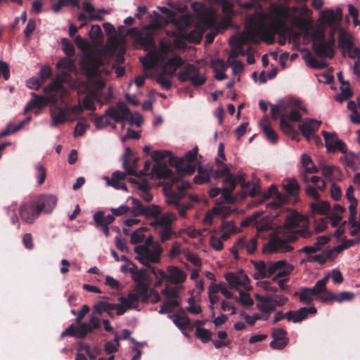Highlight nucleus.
<instances>
[{
	"label": "nucleus",
	"mask_w": 360,
	"mask_h": 360,
	"mask_svg": "<svg viewBox=\"0 0 360 360\" xmlns=\"http://www.w3.org/2000/svg\"><path fill=\"white\" fill-rule=\"evenodd\" d=\"M170 165L176 167L178 176H175L173 172L166 165H160L153 167V172L156 175L157 178L168 180L165 186L171 185L174 178H178L180 183L185 182L181 181V178L185 174H193L196 169L195 163L184 162V160L179 158H171Z\"/></svg>",
	"instance_id": "f257e3e1"
},
{
	"label": "nucleus",
	"mask_w": 360,
	"mask_h": 360,
	"mask_svg": "<svg viewBox=\"0 0 360 360\" xmlns=\"http://www.w3.org/2000/svg\"><path fill=\"white\" fill-rule=\"evenodd\" d=\"M191 184L189 182H179L178 178H174L169 186H164V191L167 197V202L169 205H174L179 210L181 217H185L186 211L191 207L190 205H182L180 201L184 198V192L189 189Z\"/></svg>",
	"instance_id": "f03ea898"
},
{
	"label": "nucleus",
	"mask_w": 360,
	"mask_h": 360,
	"mask_svg": "<svg viewBox=\"0 0 360 360\" xmlns=\"http://www.w3.org/2000/svg\"><path fill=\"white\" fill-rule=\"evenodd\" d=\"M185 64V60L179 56L174 55L169 58L163 65L160 72L156 75L155 81L162 88L169 90L172 88V79L176 75V70Z\"/></svg>",
	"instance_id": "7ed1b4c3"
},
{
	"label": "nucleus",
	"mask_w": 360,
	"mask_h": 360,
	"mask_svg": "<svg viewBox=\"0 0 360 360\" xmlns=\"http://www.w3.org/2000/svg\"><path fill=\"white\" fill-rule=\"evenodd\" d=\"M90 116L95 117L94 122L97 129L105 127V117L112 118L115 122H124L132 117L130 110L122 101L118 102L116 107H109L103 115L96 117L95 114L91 113Z\"/></svg>",
	"instance_id": "20e7f679"
},
{
	"label": "nucleus",
	"mask_w": 360,
	"mask_h": 360,
	"mask_svg": "<svg viewBox=\"0 0 360 360\" xmlns=\"http://www.w3.org/2000/svg\"><path fill=\"white\" fill-rule=\"evenodd\" d=\"M176 219V217L174 213L166 212L161 213L150 222V226L155 229L162 243H165L172 238L174 234L172 225Z\"/></svg>",
	"instance_id": "39448f33"
},
{
	"label": "nucleus",
	"mask_w": 360,
	"mask_h": 360,
	"mask_svg": "<svg viewBox=\"0 0 360 360\" xmlns=\"http://www.w3.org/2000/svg\"><path fill=\"white\" fill-rule=\"evenodd\" d=\"M136 254V259L146 266H150V264L159 262L162 248L156 245L152 249L146 245H137L134 248Z\"/></svg>",
	"instance_id": "423d86ee"
},
{
	"label": "nucleus",
	"mask_w": 360,
	"mask_h": 360,
	"mask_svg": "<svg viewBox=\"0 0 360 360\" xmlns=\"http://www.w3.org/2000/svg\"><path fill=\"white\" fill-rule=\"evenodd\" d=\"M105 60L98 54H86L80 60V65L88 77L98 76L101 74L100 68L104 65Z\"/></svg>",
	"instance_id": "0eeeda50"
},
{
	"label": "nucleus",
	"mask_w": 360,
	"mask_h": 360,
	"mask_svg": "<svg viewBox=\"0 0 360 360\" xmlns=\"http://www.w3.org/2000/svg\"><path fill=\"white\" fill-rule=\"evenodd\" d=\"M178 79L181 82L190 81L193 86H200L206 82V77L201 75L199 69L193 64H187L184 69L177 74Z\"/></svg>",
	"instance_id": "6e6552de"
},
{
	"label": "nucleus",
	"mask_w": 360,
	"mask_h": 360,
	"mask_svg": "<svg viewBox=\"0 0 360 360\" xmlns=\"http://www.w3.org/2000/svg\"><path fill=\"white\" fill-rule=\"evenodd\" d=\"M248 37L253 43L257 42L256 38L261 37L267 44L274 42V34L265 23L264 19L255 22L248 32Z\"/></svg>",
	"instance_id": "1a4fd4ad"
},
{
	"label": "nucleus",
	"mask_w": 360,
	"mask_h": 360,
	"mask_svg": "<svg viewBox=\"0 0 360 360\" xmlns=\"http://www.w3.org/2000/svg\"><path fill=\"white\" fill-rule=\"evenodd\" d=\"M167 271L168 272V275H167L164 271L161 270L159 271L160 276L162 279L167 278L172 284H181L186 279V273L177 266H169Z\"/></svg>",
	"instance_id": "9d476101"
},
{
	"label": "nucleus",
	"mask_w": 360,
	"mask_h": 360,
	"mask_svg": "<svg viewBox=\"0 0 360 360\" xmlns=\"http://www.w3.org/2000/svg\"><path fill=\"white\" fill-rule=\"evenodd\" d=\"M271 13L277 19L274 27L278 32L285 26V22L282 19L287 20L290 17L289 7L283 5H274L271 6Z\"/></svg>",
	"instance_id": "9b49d317"
},
{
	"label": "nucleus",
	"mask_w": 360,
	"mask_h": 360,
	"mask_svg": "<svg viewBox=\"0 0 360 360\" xmlns=\"http://www.w3.org/2000/svg\"><path fill=\"white\" fill-rule=\"evenodd\" d=\"M265 249L269 250L271 253L276 252H288L292 251L293 248L288 244L287 241L282 239L280 236H274L270 238Z\"/></svg>",
	"instance_id": "f8f14e48"
},
{
	"label": "nucleus",
	"mask_w": 360,
	"mask_h": 360,
	"mask_svg": "<svg viewBox=\"0 0 360 360\" xmlns=\"http://www.w3.org/2000/svg\"><path fill=\"white\" fill-rule=\"evenodd\" d=\"M94 219L96 226L101 229L106 237L110 236V230L108 226L115 221V215H104V212L98 211L94 214Z\"/></svg>",
	"instance_id": "ddd939ff"
},
{
	"label": "nucleus",
	"mask_w": 360,
	"mask_h": 360,
	"mask_svg": "<svg viewBox=\"0 0 360 360\" xmlns=\"http://www.w3.org/2000/svg\"><path fill=\"white\" fill-rule=\"evenodd\" d=\"M273 340L270 342V346L274 349H283L289 342L287 337V332L283 328H274L271 333Z\"/></svg>",
	"instance_id": "4468645a"
},
{
	"label": "nucleus",
	"mask_w": 360,
	"mask_h": 360,
	"mask_svg": "<svg viewBox=\"0 0 360 360\" xmlns=\"http://www.w3.org/2000/svg\"><path fill=\"white\" fill-rule=\"evenodd\" d=\"M57 203V198L53 195H41L36 204V210L38 212L44 211L46 213H51Z\"/></svg>",
	"instance_id": "2eb2a0df"
},
{
	"label": "nucleus",
	"mask_w": 360,
	"mask_h": 360,
	"mask_svg": "<svg viewBox=\"0 0 360 360\" xmlns=\"http://www.w3.org/2000/svg\"><path fill=\"white\" fill-rule=\"evenodd\" d=\"M50 115L52 119L51 126L54 127L70 120L67 108H63L58 105L51 106Z\"/></svg>",
	"instance_id": "dca6fc26"
},
{
	"label": "nucleus",
	"mask_w": 360,
	"mask_h": 360,
	"mask_svg": "<svg viewBox=\"0 0 360 360\" xmlns=\"http://www.w3.org/2000/svg\"><path fill=\"white\" fill-rule=\"evenodd\" d=\"M19 213L21 219L28 224H33L40 214V212H37L36 204L33 202L30 205H21Z\"/></svg>",
	"instance_id": "f3484780"
},
{
	"label": "nucleus",
	"mask_w": 360,
	"mask_h": 360,
	"mask_svg": "<svg viewBox=\"0 0 360 360\" xmlns=\"http://www.w3.org/2000/svg\"><path fill=\"white\" fill-rule=\"evenodd\" d=\"M354 297V294L350 292H341L339 293L326 292V295L319 297L320 301L322 302H328L335 301L337 302H342L345 301H350Z\"/></svg>",
	"instance_id": "a211bd4d"
},
{
	"label": "nucleus",
	"mask_w": 360,
	"mask_h": 360,
	"mask_svg": "<svg viewBox=\"0 0 360 360\" xmlns=\"http://www.w3.org/2000/svg\"><path fill=\"white\" fill-rule=\"evenodd\" d=\"M312 50L319 58H332L334 56V49L330 48L325 41H313Z\"/></svg>",
	"instance_id": "6ab92c4d"
},
{
	"label": "nucleus",
	"mask_w": 360,
	"mask_h": 360,
	"mask_svg": "<svg viewBox=\"0 0 360 360\" xmlns=\"http://www.w3.org/2000/svg\"><path fill=\"white\" fill-rule=\"evenodd\" d=\"M321 124V121L309 118L305 122L299 124V129L302 134L309 139L310 136L317 131Z\"/></svg>",
	"instance_id": "aec40b11"
},
{
	"label": "nucleus",
	"mask_w": 360,
	"mask_h": 360,
	"mask_svg": "<svg viewBox=\"0 0 360 360\" xmlns=\"http://www.w3.org/2000/svg\"><path fill=\"white\" fill-rule=\"evenodd\" d=\"M33 98L30 100L24 109V113H27L34 108L41 109L47 105V99L45 96H39L35 93H32Z\"/></svg>",
	"instance_id": "412c9836"
},
{
	"label": "nucleus",
	"mask_w": 360,
	"mask_h": 360,
	"mask_svg": "<svg viewBox=\"0 0 360 360\" xmlns=\"http://www.w3.org/2000/svg\"><path fill=\"white\" fill-rule=\"evenodd\" d=\"M257 300L259 302L257 304V308L262 313L271 314L276 311V307L272 304V300L269 297H263L260 295L256 296Z\"/></svg>",
	"instance_id": "4be33fe9"
},
{
	"label": "nucleus",
	"mask_w": 360,
	"mask_h": 360,
	"mask_svg": "<svg viewBox=\"0 0 360 360\" xmlns=\"http://www.w3.org/2000/svg\"><path fill=\"white\" fill-rule=\"evenodd\" d=\"M260 126L267 139L274 144L276 143L278 139V134L269 124V119L267 117H264L260 122Z\"/></svg>",
	"instance_id": "5701e85b"
},
{
	"label": "nucleus",
	"mask_w": 360,
	"mask_h": 360,
	"mask_svg": "<svg viewBox=\"0 0 360 360\" xmlns=\"http://www.w3.org/2000/svg\"><path fill=\"white\" fill-rule=\"evenodd\" d=\"M95 101H96L98 103L102 102L101 99L99 98V92H89L83 99L84 108L91 111L96 110V106L94 105Z\"/></svg>",
	"instance_id": "b1692460"
},
{
	"label": "nucleus",
	"mask_w": 360,
	"mask_h": 360,
	"mask_svg": "<svg viewBox=\"0 0 360 360\" xmlns=\"http://www.w3.org/2000/svg\"><path fill=\"white\" fill-rule=\"evenodd\" d=\"M316 312L317 309L314 307H311L309 308L301 307L298 310L294 311L292 322H301L302 321L305 319L309 314H316Z\"/></svg>",
	"instance_id": "393cba45"
},
{
	"label": "nucleus",
	"mask_w": 360,
	"mask_h": 360,
	"mask_svg": "<svg viewBox=\"0 0 360 360\" xmlns=\"http://www.w3.org/2000/svg\"><path fill=\"white\" fill-rule=\"evenodd\" d=\"M173 322L180 329L193 330V326L191 323V319L184 314H174L172 316Z\"/></svg>",
	"instance_id": "a878e982"
},
{
	"label": "nucleus",
	"mask_w": 360,
	"mask_h": 360,
	"mask_svg": "<svg viewBox=\"0 0 360 360\" xmlns=\"http://www.w3.org/2000/svg\"><path fill=\"white\" fill-rule=\"evenodd\" d=\"M150 283L151 281H145L136 283V284L134 292L141 297V301L142 302H146L149 299L150 295L148 294V290Z\"/></svg>",
	"instance_id": "bb28decb"
},
{
	"label": "nucleus",
	"mask_w": 360,
	"mask_h": 360,
	"mask_svg": "<svg viewBox=\"0 0 360 360\" xmlns=\"http://www.w3.org/2000/svg\"><path fill=\"white\" fill-rule=\"evenodd\" d=\"M51 9L54 13L59 12L63 6L70 5L74 8H79V0H50Z\"/></svg>",
	"instance_id": "cd10ccee"
},
{
	"label": "nucleus",
	"mask_w": 360,
	"mask_h": 360,
	"mask_svg": "<svg viewBox=\"0 0 360 360\" xmlns=\"http://www.w3.org/2000/svg\"><path fill=\"white\" fill-rule=\"evenodd\" d=\"M212 172V169H205L202 166H198V174L193 179L194 183L196 184H202L209 182Z\"/></svg>",
	"instance_id": "c85d7f7f"
},
{
	"label": "nucleus",
	"mask_w": 360,
	"mask_h": 360,
	"mask_svg": "<svg viewBox=\"0 0 360 360\" xmlns=\"http://www.w3.org/2000/svg\"><path fill=\"white\" fill-rule=\"evenodd\" d=\"M162 212V210L160 206L151 204L150 205H144L140 215H143L148 219L153 218L155 220Z\"/></svg>",
	"instance_id": "c756f323"
},
{
	"label": "nucleus",
	"mask_w": 360,
	"mask_h": 360,
	"mask_svg": "<svg viewBox=\"0 0 360 360\" xmlns=\"http://www.w3.org/2000/svg\"><path fill=\"white\" fill-rule=\"evenodd\" d=\"M283 186L286 193L291 196H296L299 193L300 186L295 179H287L283 184Z\"/></svg>",
	"instance_id": "7c9ffc66"
},
{
	"label": "nucleus",
	"mask_w": 360,
	"mask_h": 360,
	"mask_svg": "<svg viewBox=\"0 0 360 360\" xmlns=\"http://www.w3.org/2000/svg\"><path fill=\"white\" fill-rule=\"evenodd\" d=\"M301 162L302 170L308 172L309 174H316L319 172V169L314 163L311 157L307 154L304 153L302 155Z\"/></svg>",
	"instance_id": "2f4dec72"
},
{
	"label": "nucleus",
	"mask_w": 360,
	"mask_h": 360,
	"mask_svg": "<svg viewBox=\"0 0 360 360\" xmlns=\"http://www.w3.org/2000/svg\"><path fill=\"white\" fill-rule=\"evenodd\" d=\"M339 46L348 52H350L354 46L351 35L343 30L340 33Z\"/></svg>",
	"instance_id": "473e14b6"
},
{
	"label": "nucleus",
	"mask_w": 360,
	"mask_h": 360,
	"mask_svg": "<svg viewBox=\"0 0 360 360\" xmlns=\"http://www.w3.org/2000/svg\"><path fill=\"white\" fill-rule=\"evenodd\" d=\"M126 175L124 173L116 171L113 172L112 178L110 179H108V184L115 188L127 190L126 186L124 185H121L122 184L119 182L120 180L124 179Z\"/></svg>",
	"instance_id": "72a5a7b5"
},
{
	"label": "nucleus",
	"mask_w": 360,
	"mask_h": 360,
	"mask_svg": "<svg viewBox=\"0 0 360 360\" xmlns=\"http://www.w3.org/2000/svg\"><path fill=\"white\" fill-rule=\"evenodd\" d=\"M138 42L144 49H153L155 47V38L152 33L147 32L144 35H141Z\"/></svg>",
	"instance_id": "f704fd0d"
},
{
	"label": "nucleus",
	"mask_w": 360,
	"mask_h": 360,
	"mask_svg": "<svg viewBox=\"0 0 360 360\" xmlns=\"http://www.w3.org/2000/svg\"><path fill=\"white\" fill-rule=\"evenodd\" d=\"M321 17L326 23L333 25L339 23L340 18L335 14L333 10L328 9L321 12Z\"/></svg>",
	"instance_id": "c9c22d12"
},
{
	"label": "nucleus",
	"mask_w": 360,
	"mask_h": 360,
	"mask_svg": "<svg viewBox=\"0 0 360 360\" xmlns=\"http://www.w3.org/2000/svg\"><path fill=\"white\" fill-rule=\"evenodd\" d=\"M286 266V261L279 260L275 262H270L267 264L266 274L263 277L268 278L274 274L278 269H283Z\"/></svg>",
	"instance_id": "e433bc0d"
},
{
	"label": "nucleus",
	"mask_w": 360,
	"mask_h": 360,
	"mask_svg": "<svg viewBox=\"0 0 360 360\" xmlns=\"http://www.w3.org/2000/svg\"><path fill=\"white\" fill-rule=\"evenodd\" d=\"M132 155V150L127 148L124 151L123 167L129 175L138 176L136 170L131 167L130 157Z\"/></svg>",
	"instance_id": "4c0bfd02"
},
{
	"label": "nucleus",
	"mask_w": 360,
	"mask_h": 360,
	"mask_svg": "<svg viewBox=\"0 0 360 360\" xmlns=\"http://www.w3.org/2000/svg\"><path fill=\"white\" fill-rule=\"evenodd\" d=\"M152 159L156 162H158L161 160H163L166 158H169V162L170 163L171 158H174L172 156V153L171 151L169 150H155L153 151L151 154ZM160 164L157 163L154 167L157 165H160Z\"/></svg>",
	"instance_id": "58836bf2"
},
{
	"label": "nucleus",
	"mask_w": 360,
	"mask_h": 360,
	"mask_svg": "<svg viewBox=\"0 0 360 360\" xmlns=\"http://www.w3.org/2000/svg\"><path fill=\"white\" fill-rule=\"evenodd\" d=\"M333 252V250H327L319 255L309 257L308 260L309 262H316L320 264H323L332 257Z\"/></svg>",
	"instance_id": "ea45409f"
},
{
	"label": "nucleus",
	"mask_w": 360,
	"mask_h": 360,
	"mask_svg": "<svg viewBox=\"0 0 360 360\" xmlns=\"http://www.w3.org/2000/svg\"><path fill=\"white\" fill-rule=\"evenodd\" d=\"M323 136L325 140L326 147L328 152H333V147L335 142L338 141V136L335 133H330L326 131H322Z\"/></svg>",
	"instance_id": "a19ab883"
},
{
	"label": "nucleus",
	"mask_w": 360,
	"mask_h": 360,
	"mask_svg": "<svg viewBox=\"0 0 360 360\" xmlns=\"http://www.w3.org/2000/svg\"><path fill=\"white\" fill-rule=\"evenodd\" d=\"M119 300H123L125 304L131 306V309H136L138 302L141 300V297L136 292H129L127 297H120Z\"/></svg>",
	"instance_id": "79ce46f5"
},
{
	"label": "nucleus",
	"mask_w": 360,
	"mask_h": 360,
	"mask_svg": "<svg viewBox=\"0 0 360 360\" xmlns=\"http://www.w3.org/2000/svg\"><path fill=\"white\" fill-rule=\"evenodd\" d=\"M286 113L287 109L284 102L280 105H271V116L274 120H276L279 115H286Z\"/></svg>",
	"instance_id": "37998d69"
},
{
	"label": "nucleus",
	"mask_w": 360,
	"mask_h": 360,
	"mask_svg": "<svg viewBox=\"0 0 360 360\" xmlns=\"http://www.w3.org/2000/svg\"><path fill=\"white\" fill-rule=\"evenodd\" d=\"M212 333L202 327H197L195 330V336L200 339L203 343H207L211 340Z\"/></svg>",
	"instance_id": "c03bdc74"
},
{
	"label": "nucleus",
	"mask_w": 360,
	"mask_h": 360,
	"mask_svg": "<svg viewBox=\"0 0 360 360\" xmlns=\"http://www.w3.org/2000/svg\"><path fill=\"white\" fill-rule=\"evenodd\" d=\"M179 305V302L176 300L166 301L161 305L159 313L164 314L172 312V310Z\"/></svg>",
	"instance_id": "a18cd8bd"
},
{
	"label": "nucleus",
	"mask_w": 360,
	"mask_h": 360,
	"mask_svg": "<svg viewBox=\"0 0 360 360\" xmlns=\"http://www.w3.org/2000/svg\"><path fill=\"white\" fill-rule=\"evenodd\" d=\"M79 121L77 122L75 129L74 136H83L88 127H89V124H86V118L85 117H79Z\"/></svg>",
	"instance_id": "49530a36"
},
{
	"label": "nucleus",
	"mask_w": 360,
	"mask_h": 360,
	"mask_svg": "<svg viewBox=\"0 0 360 360\" xmlns=\"http://www.w3.org/2000/svg\"><path fill=\"white\" fill-rule=\"evenodd\" d=\"M294 296H299L300 301L306 304H310L313 301V297L307 291V288H302L300 292H295Z\"/></svg>",
	"instance_id": "de8ad7c7"
},
{
	"label": "nucleus",
	"mask_w": 360,
	"mask_h": 360,
	"mask_svg": "<svg viewBox=\"0 0 360 360\" xmlns=\"http://www.w3.org/2000/svg\"><path fill=\"white\" fill-rule=\"evenodd\" d=\"M280 128L283 133L288 135H291L295 131L292 126L287 121L286 115L283 114L280 117Z\"/></svg>",
	"instance_id": "09e8293b"
},
{
	"label": "nucleus",
	"mask_w": 360,
	"mask_h": 360,
	"mask_svg": "<svg viewBox=\"0 0 360 360\" xmlns=\"http://www.w3.org/2000/svg\"><path fill=\"white\" fill-rule=\"evenodd\" d=\"M349 202H350V205L349 206V222L352 225V226H355L357 224L356 217V207H357L358 201L356 200L349 201Z\"/></svg>",
	"instance_id": "8fccbe9b"
},
{
	"label": "nucleus",
	"mask_w": 360,
	"mask_h": 360,
	"mask_svg": "<svg viewBox=\"0 0 360 360\" xmlns=\"http://www.w3.org/2000/svg\"><path fill=\"white\" fill-rule=\"evenodd\" d=\"M330 275H326L322 279L319 280L314 286V288L316 290H318L320 295H326V292H330V291H328L326 289V284L327 282L328 281Z\"/></svg>",
	"instance_id": "3c124183"
},
{
	"label": "nucleus",
	"mask_w": 360,
	"mask_h": 360,
	"mask_svg": "<svg viewBox=\"0 0 360 360\" xmlns=\"http://www.w3.org/2000/svg\"><path fill=\"white\" fill-rule=\"evenodd\" d=\"M311 208L313 212L323 214L330 210V206L327 202H313L311 204Z\"/></svg>",
	"instance_id": "603ef678"
},
{
	"label": "nucleus",
	"mask_w": 360,
	"mask_h": 360,
	"mask_svg": "<svg viewBox=\"0 0 360 360\" xmlns=\"http://www.w3.org/2000/svg\"><path fill=\"white\" fill-rule=\"evenodd\" d=\"M132 279L136 283L145 282V281H151L149 276L147 274V270L145 269H142L134 273L131 275Z\"/></svg>",
	"instance_id": "864d4df0"
},
{
	"label": "nucleus",
	"mask_w": 360,
	"mask_h": 360,
	"mask_svg": "<svg viewBox=\"0 0 360 360\" xmlns=\"http://www.w3.org/2000/svg\"><path fill=\"white\" fill-rule=\"evenodd\" d=\"M79 327L77 328L76 338L79 339H84L88 335L91 333L90 326L86 322L80 323Z\"/></svg>",
	"instance_id": "5fc2aeb1"
},
{
	"label": "nucleus",
	"mask_w": 360,
	"mask_h": 360,
	"mask_svg": "<svg viewBox=\"0 0 360 360\" xmlns=\"http://www.w3.org/2000/svg\"><path fill=\"white\" fill-rule=\"evenodd\" d=\"M146 231V228L142 227L134 231L131 234L130 242L132 244H137L141 243L145 237L144 232Z\"/></svg>",
	"instance_id": "6e6d98bb"
},
{
	"label": "nucleus",
	"mask_w": 360,
	"mask_h": 360,
	"mask_svg": "<svg viewBox=\"0 0 360 360\" xmlns=\"http://www.w3.org/2000/svg\"><path fill=\"white\" fill-rule=\"evenodd\" d=\"M319 168L321 170L322 175L328 180H331V177L334 171L338 169L335 166L325 165L322 162L319 164Z\"/></svg>",
	"instance_id": "4d7b16f0"
},
{
	"label": "nucleus",
	"mask_w": 360,
	"mask_h": 360,
	"mask_svg": "<svg viewBox=\"0 0 360 360\" xmlns=\"http://www.w3.org/2000/svg\"><path fill=\"white\" fill-rule=\"evenodd\" d=\"M112 303L100 301L94 306V309L98 314H101L104 311H112Z\"/></svg>",
	"instance_id": "13d9d810"
},
{
	"label": "nucleus",
	"mask_w": 360,
	"mask_h": 360,
	"mask_svg": "<svg viewBox=\"0 0 360 360\" xmlns=\"http://www.w3.org/2000/svg\"><path fill=\"white\" fill-rule=\"evenodd\" d=\"M271 196H274L275 198L286 197L278 191L276 185H271L268 190V193L265 194L264 198L262 200L258 201L257 204L259 205L262 203L266 199Z\"/></svg>",
	"instance_id": "bf43d9fd"
},
{
	"label": "nucleus",
	"mask_w": 360,
	"mask_h": 360,
	"mask_svg": "<svg viewBox=\"0 0 360 360\" xmlns=\"http://www.w3.org/2000/svg\"><path fill=\"white\" fill-rule=\"evenodd\" d=\"M292 270H293V266L292 265H290V264H288L286 262V266H284L281 269H278V272L273 278L272 281L275 282V281H276L278 280L283 279V278L285 277V276H288L289 274H290V273L292 272Z\"/></svg>",
	"instance_id": "052dcab7"
},
{
	"label": "nucleus",
	"mask_w": 360,
	"mask_h": 360,
	"mask_svg": "<svg viewBox=\"0 0 360 360\" xmlns=\"http://www.w3.org/2000/svg\"><path fill=\"white\" fill-rule=\"evenodd\" d=\"M57 68L72 71L75 68V63L70 58H63L57 63Z\"/></svg>",
	"instance_id": "680f3d73"
},
{
	"label": "nucleus",
	"mask_w": 360,
	"mask_h": 360,
	"mask_svg": "<svg viewBox=\"0 0 360 360\" xmlns=\"http://www.w3.org/2000/svg\"><path fill=\"white\" fill-rule=\"evenodd\" d=\"M254 266L257 271V276L255 275V278L256 279L264 278L263 275L266 274L267 264L264 261H259L255 262Z\"/></svg>",
	"instance_id": "e2e57ef3"
},
{
	"label": "nucleus",
	"mask_w": 360,
	"mask_h": 360,
	"mask_svg": "<svg viewBox=\"0 0 360 360\" xmlns=\"http://www.w3.org/2000/svg\"><path fill=\"white\" fill-rule=\"evenodd\" d=\"M63 50L68 57H72L75 55V48L73 44L66 38H63L61 40Z\"/></svg>",
	"instance_id": "0e129e2a"
},
{
	"label": "nucleus",
	"mask_w": 360,
	"mask_h": 360,
	"mask_svg": "<svg viewBox=\"0 0 360 360\" xmlns=\"http://www.w3.org/2000/svg\"><path fill=\"white\" fill-rule=\"evenodd\" d=\"M119 346H120L119 338H118V337L116 335L115 338V342H107L105 344L104 349H105V352L108 354H110L117 352V350H118V347Z\"/></svg>",
	"instance_id": "69168bd1"
},
{
	"label": "nucleus",
	"mask_w": 360,
	"mask_h": 360,
	"mask_svg": "<svg viewBox=\"0 0 360 360\" xmlns=\"http://www.w3.org/2000/svg\"><path fill=\"white\" fill-rule=\"evenodd\" d=\"M245 50L240 45L236 44L231 50L227 63H229L231 59H235L239 56H245Z\"/></svg>",
	"instance_id": "338daca9"
},
{
	"label": "nucleus",
	"mask_w": 360,
	"mask_h": 360,
	"mask_svg": "<svg viewBox=\"0 0 360 360\" xmlns=\"http://www.w3.org/2000/svg\"><path fill=\"white\" fill-rule=\"evenodd\" d=\"M352 96V92L349 88V86L345 85L341 87V94L338 95L336 100L340 102H342L345 100L348 99Z\"/></svg>",
	"instance_id": "774afa93"
}]
</instances>
